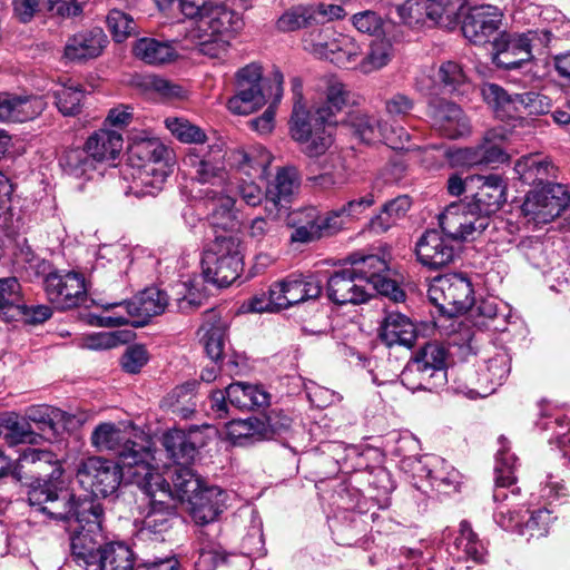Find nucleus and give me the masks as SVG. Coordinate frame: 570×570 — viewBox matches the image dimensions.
<instances>
[{"instance_id": "4c0bfd02", "label": "nucleus", "mask_w": 570, "mask_h": 570, "mask_svg": "<svg viewBox=\"0 0 570 570\" xmlns=\"http://www.w3.org/2000/svg\"><path fill=\"white\" fill-rule=\"evenodd\" d=\"M363 263L367 266L368 276L373 286V295L379 293L389 297L394 303L403 302L405 293L395 281L386 277L384 273L389 271L387 262L377 255H367Z\"/></svg>"}, {"instance_id": "f8f14e48", "label": "nucleus", "mask_w": 570, "mask_h": 570, "mask_svg": "<svg viewBox=\"0 0 570 570\" xmlns=\"http://www.w3.org/2000/svg\"><path fill=\"white\" fill-rule=\"evenodd\" d=\"M428 296L440 313L449 317L469 311L474 303L471 282L459 274L435 277L429 286Z\"/></svg>"}, {"instance_id": "1a4fd4ad", "label": "nucleus", "mask_w": 570, "mask_h": 570, "mask_svg": "<svg viewBox=\"0 0 570 570\" xmlns=\"http://www.w3.org/2000/svg\"><path fill=\"white\" fill-rule=\"evenodd\" d=\"M168 305L167 294L156 287L146 288L131 301L114 303L106 307L112 309L110 315L97 317V325L118 327L127 324L145 325L151 317L164 313Z\"/></svg>"}, {"instance_id": "680f3d73", "label": "nucleus", "mask_w": 570, "mask_h": 570, "mask_svg": "<svg viewBox=\"0 0 570 570\" xmlns=\"http://www.w3.org/2000/svg\"><path fill=\"white\" fill-rule=\"evenodd\" d=\"M286 291V279L276 282L268 289V299L265 302L262 297H254L249 303V309L256 313L274 312L288 307Z\"/></svg>"}, {"instance_id": "c85d7f7f", "label": "nucleus", "mask_w": 570, "mask_h": 570, "mask_svg": "<svg viewBox=\"0 0 570 570\" xmlns=\"http://www.w3.org/2000/svg\"><path fill=\"white\" fill-rule=\"evenodd\" d=\"M46 105L43 98L38 96L0 94V121L32 120L45 110Z\"/></svg>"}, {"instance_id": "c03bdc74", "label": "nucleus", "mask_w": 570, "mask_h": 570, "mask_svg": "<svg viewBox=\"0 0 570 570\" xmlns=\"http://www.w3.org/2000/svg\"><path fill=\"white\" fill-rule=\"evenodd\" d=\"M514 171L524 184L534 185L547 180L553 171V166L547 157L529 154L517 160Z\"/></svg>"}, {"instance_id": "c9c22d12", "label": "nucleus", "mask_w": 570, "mask_h": 570, "mask_svg": "<svg viewBox=\"0 0 570 570\" xmlns=\"http://www.w3.org/2000/svg\"><path fill=\"white\" fill-rule=\"evenodd\" d=\"M420 464V471L424 473L432 488L445 493L456 490L460 483V473L444 459L436 455H425Z\"/></svg>"}, {"instance_id": "79ce46f5", "label": "nucleus", "mask_w": 570, "mask_h": 570, "mask_svg": "<svg viewBox=\"0 0 570 570\" xmlns=\"http://www.w3.org/2000/svg\"><path fill=\"white\" fill-rule=\"evenodd\" d=\"M272 160L271 153L262 146L253 147L249 150L236 149L229 154V161L233 166L238 167L246 175L259 177L266 176Z\"/></svg>"}, {"instance_id": "13d9d810", "label": "nucleus", "mask_w": 570, "mask_h": 570, "mask_svg": "<svg viewBox=\"0 0 570 570\" xmlns=\"http://www.w3.org/2000/svg\"><path fill=\"white\" fill-rule=\"evenodd\" d=\"M296 225L291 235V240L294 243H309L322 237L321 228L317 226V209L307 207L296 213L293 218Z\"/></svg>"}, {"instance_id": "864d4df0", "label": "nucleus", "mask_w": 570, "mask_h": 570, "mask_svg": "<svg viewBox=\"0 0 570 570\" xmlns=\"http://www.w3.org/2000/svg\"><path fill=\"white\" fill-rule=\"evenodd\" d=\"M285 279L288 307L308 299H315L322 293V284L314 276H288Z\"/></svg>"}, {"instance_id": "3c124183", "label": "nucleus", "mask_w": 570, "mask_h": 570, "mask_svg": "<svg viewBox=\"0 0 570 570\" xmlns=\"http://www.w3.org/2000/svg\"><path fill=\"white\" fill-rule=\"evenodd\" d=\"M484 101L493 109L499 118H514L517 116L518 94L511 95L495 83H484L481 88Z\"/></svg>"}, {"instance_id": "338daca9", "label": "nucleus", "mask_w": 570, "mask_h": 570, "mask_svg": "<svg viewBox=\"0 0 570 570\" xmlns=\"http://www.w3.org/2000/svg\"><path fill=\"white\" fill-rule=\"evenodd\" d=\"M107 27L116 42H122L137 31V23L126 12L112 9L106 18Z\"/></svg>"}, {"instance_id": "4468645a", "label": "nucleus", "mask_w": 570, "mask_h": 570, "mask_svg": "<svg viewBox=\"0 0 570 570\" xmlns=\"http://www.w3.org/2000/svg\"><path fill=\"white\" fill-rule=\"evenodd\" d=\"M551 40L547 29L529 30L524 33L507 36L495 42L498 48L493 62L504 69H517L531 60L532 51L544 48Z\"/></svg>"}, {"instance_id": "9d476101", "label": "nucleus", "mask_w": 570, "mask_h": 570, "mask_svg": "<svg viewBox=\"0 0 570 570\" xmlns=\"http://www.w3.org/2000/svg\"><path fill=\"white\" fill-rule=\"evenodd\" d=\"M366 256L354 253L350 256L351 266L332 274L327 281V296L337 305L363 304L373 297V286L367 266L363 263Z\"/></svg>"}, {"instance_id": "49530a36", "label": "nucleus", "mask_w": 570, "mask_h": 570, "mask_svg": "<svg viewBox=\"0 0 570 570\" xmlns=\"http://www.w3.org/2000/svg\"><path fill=\"white\" fill-rule=\"evenodd\" d=\"M173 489V502L179 501L188 504L194 494L200 492L205 488L202 480L188 466H174L170 469Z\"/></svg>"}, {"instance_id": "a878e982", "label": "nucleus", "mask_w": 570, "mask_h": 570, "mask_svg": "<svg viewBox=\"0 0 570 570\" xmlns=\"http://www.w3.org/2000/svg\"><path fill=\"white\" fill-rule=\"evenodd\" d=\"M108 43V37L101 28L83 29L67 39L63 57L77 62L96 59L102 55Z\"/></svg>"}, {"instance_id": "6e6552de", "label": "nucleus", "mask_w": 570, "mask_h": 570, "mask_svg": "<svg viewBox=\"0 0 570 570\" xmlns=\"http://www.w3.org/2000/svg\"><path fill=\"white\" fill-rule=\"evenodd\" d=\"M225 151L219 145H200L188 148L183 158L184 166L197 183L207 186L202 194L216 197L228 191V175L225 168Z\"/></svg>"}, {"instance_id": "58836bf2", "label": "nucleus", "mask_w": 570, "mask_h": 570, "mask_svg": "<svg viewBox=\"0 0 570 570\" xmlns=\"http://www.w3.org/2000/svg\"><path fill=\"white\" fill-rule=\"evenodd\" d=\"M122 136L116 130L99 129L86 140L85 148L98 163L115 160L122 150Z\"/></svg>"}, {"instance_id": "f03ea898", "label": "nucleus", "mask_w": 570, "mask_h": 570, "mask_svg": "<svg viewBox=\"0 0 570 570\" xmlns=\"http://www.w3.org/2000/svg\"><path fill=\"white\" fill-rule=\"evenodd\" d=\"M171 3L194 20L185 37L209 58L225 55L230 39L244 26L239 13L220 4L209 7L207 0H171Z\"/></svg>"}, {"instance_id": "2f4dec72", "label": "nucleus", "mask_w": 570, "mask_h": 570, "mask_svg": "<svg viewBox=\"0 0 570 570\" xmlns=\"http://www.w3.org/2000/svg\"><path fill=\"white\" fill-rule=\"evenodd\" d=\"M328 33V30H325ZM325 35L326 40L318 41L315 47L316 51L325 58L335 61L338 65L347 67L348 65H357L362 49L360 45L347 35L331 32Z\"/></svg>"}, {"instance_id": "cd10ccee", "label": "nucleus", "mask_w": 570, "mask_h": 570, "mask_svg": "<svg viewBox=\"0 0 570 570\" xmlns=\"http://www.w3.org/2000/svg\"><path fill=\"white\" fill-rule=\"evenodd\" d=\"M204 445V436L197 426L188 431L175 429L164 435V446L175 466H188Z\"/></svg>"}, {"instance_id": "052dcab7", "label": "nucleus", "mask_w": 570, "mask_h": 570, "mask_svg": "<svg viewBox=\"0 0 570 570\" xmlns=\"http://www.w3.org/2000/svg\"><path fill=\"white\" fill-rule=\"evenodd\" d=\"M266 102L263 91H252L234 88V95L228 98L226 108L233 115L247 116L259 108Z\"/></svg>"}, {"instance_id": "473e14b6", "label": "nucleus", "mask_w": 570, "mask_h": 570, "mask_svg": "<svg viewBox=\"0 0 570 570\" xmlns=\"http://www.w3.org/2000/svg\"><path fill=\"white\" fill-rule=\"evenodd\" d=\"M379 336L387 346L412 347L417 337V331L415 324L406 315L387 312L381 321Z\"/></svg>"}, {"instance_id": "0eeeda50", "label": "nucleus", "mask_w": 570, "mask_h": 570, "mask_svg": "<svg viewBox=\"0 0 570 570\" xmlns=\"http://www.w3.org/2000/svg\"><path fill=\"white\" fill-rule=\"evenodd\" d=\"M243 267L242 240L236 235H217L203 254V276L206 282L219 287L235 282L243 272Z\"/></svg>"}, {"instance_id": "b1692460", "label": "nucleus", "mask_w": 570, "mask_h": 570, "mask_svg": "<svg viewBox=\"0 0 570 570\" xmlns=\"http://www.w3.org/2000/svg\"><path fill=\"white\" fill-rule=\"evenodd\" d=\"M471 184L478 186V191L468 200L490 223V216L495 214L505 203L507 186L497 174L470 176Z\"/></svg>"}, {"instance_id": "dca6fc26", "label": "nucleus", "mask_w": 570, "mask_h": 570, "mask_svg": "<svg viewBox=\"0 0 570 570\" xmlns=\"http://www.w3.org/2000/svg\"><path fill=\"white\" fill-rule=\"evenodd\" d=\"M569 203L570 195L564 185L547 184L527 194L521 212L529 222L541 225L560 216Z\"/></svg>"}, {"instance_id": "f704fd0d", "label": "nucleus", "mask_w": 570, "mask_h": 570, "mask_svg": "<svg viewBox=\"0 0 570 570\" xmlns=\"http://www.w3.org/2000/svg\"><path fill=\"white\" fill-rule=\"evenodd\" d=\"M448 356L449 351L441 343H426L410 360V370L419 371L417 368L421 367L436 379V384L444 385L446 382Z\"/></svg>"}, {"instance_id": "ea45409f", "label": "nucleus", "mask_w": 570, "mask_h": 570, "mask_svg": "<svg viewBox=\"0 0 570 570\" xmlns=\"http://www.w3.org/2000/svg\"><path fill=\"white\" fill-rule=\"evenodd\" d=\"M475 326L504 331L508 306L497 297L482 298L469 309Z\"/></svg>"}, {"instance_id": "20e7f679", "label": "nucleus", "mask_w": 570, "mask_h": 570, "mask_svg": "<svg viewBox=\"0 0 570 570\" xmlns=\"http://www.w3.org/2000/svg\"><path fill=\"white\" fill-rule=\"evenodd\" d=\"M135 429L112 422L99 423L91 432L90 444L98 452H111L128 474V482L148 485L155 469L153 453L132 440Z\"/></svg>"}, {"instance_id": "f257e3e1", "label": "nucleus", "mask_w": 570, "mask_h": 570, "mask_svg": "<svg viewBox=\"0 0 570 570\" xmlns=\"http://www.w3.org/2000/svg\"><path fill=\"white\" fill-rule=\"evenodd\" d=\"M500 448L497 453L494 466V491L493 500L501 502L494 514L497 523L504 530L517 532L529 538H541L548 533L552 517L547 509H539L530 512L529 510H517V499L520 495V489L513 488L510 494L507 488L515 484L517 478V456L510 452L509 442L504 436L499 438Z\"/></svg>"}, {"instance_id": "393cba45", "label": "nucleus", "mask_w": 570, "mask_h": 570, "mask_svg": "<svg viewBox=\"0 0 570 570\" xmlns=\"http://www.w3.org/2000/svg\"><path fill=\"white\" fill-rule=\"evenodd\" d=\"M501 14L493 6L470 8L462 22L463 36L472 43L484 45L498 31Z\"/></svg>"}, {"instance_id": "c756f323", "label": "nucleus", "mask_w": 570, "mask_h": 570, "mask_svg": "<svg viewBox=\"0 0 570 570\" xmlns=\"http://www.w3.org/2000/svg\"><path fill=\"white\" fill-rule=\"evenodd\" d=\"M227 494L218 487H205L194 494L187 509L198 524H207L217 519L225 509Z\"/></svg>"}, {"instance_id": "8fccbe9b", "label": "nucleus", "mask_w": 570, "mask_h": 570, "mask_svg": "<svg viewBox=\"0 0 570 570\" xmlns=\"http://www.w3.org/2000/svg\"><path fill=\"white\" fill-rule=\"evenodd\" d=\"M136 557L129 546L124 542L107 543L100 553V570H136Z\"/></svg>"}, {"instance_id": "4be33fe9", "label": "nucleus", "mask_w": 570, "mask_h": 570, "mask_svg": "<svg viewBox=\"0 0 570 570\" xmlns=\"http://www.w3.org/2000/svg\"><path fill=\"white\" fill-rule=\"evenodd\" d=\"M351 124L355 134L366 142L382 139L394 149H403L410 139V135L403 127L389 126L386 121L366 114L352 116Z\"/></svg>"}, {"instance_id": "de8ad7c7", "label": "nucleus", "mask_w": 570, "mask_h": 570, "mask_svg": "<svg viewBox=\"0 0 570 570\" xmlns=\"http://www.w3.org/2000/svg\"><path fill=\"white\" fill-rule=\"evenodd\" d=\"M134 56L148 65H163L177 57L176 50L167 42L154 38H140L132 47Z\"/></svg>"}, {"instance_id": "aec40b11", "label": "nucleus", "mask_w": 570, "mask_h": 570, "mask_svg": "<svg viewBox=\"0 0 570 570\" xmlns=\"http://www.w3.org/2000/svg\"><path fill=\"white\" fill-rule=\"evenodd\" d=\"M455 240L443 230H426L416 242L417 261L430 269H439L451 264L456 256Z\"/></svg>"}, {"instance_id": "e2e57ef3", "label": "nucleus", "mask_w": 570, "mask_h": 570, "mask_svg": "<svg viewBox=\"0 0 570 570\" xmlns=\"http://www.w3.org/2000/svg\"><path fill=\"white\" fill-rule=\"evenodd\" d=\"M20 289L16 277L0 278V313L3 317H16L21 305Z\"/></svg>"}, {"instance_id": "bb28decb", "label": "nucleus", "mask_w": 570, "mask_h": 570, "mask_svg": "<svg viewBox=\"0 0 570 570\" xmlns=\"http://www.w3.org/2000/svg\"><path fill=\"white\" fill-rule=\"evenodd\" d=\"M510 372L511 356L505 350H499L484 361L475 381L471 382L473 387H470L469 392L479 396H487L505 382Z\"/></svg>"}, {"instance_id": "a18cd8bd", "label": "nucleus", "mask_w": 570, "mask_h": 570, "mask_svg": "<svg viewBox=\"0 0 570 570\" xmlns=\"http://www.w3.org/2000/svg\"><path fill=\"white\" fill-rule=\"evenodd\" d=\"M412 206V199L407 195L386 202L380 213L370 220V228L375 233H385L400 219L404 218Z\"/></svg>"}, {"instance_id": "9b49d317", "label": "nucleus", "mask_w": 570, "mask_h": 570, "mask_svg": "<svg viewBox=\"0 0 570 570\" xmlns=\"http://www.w3.org/2000/svg\"><path fill=\"white\" fill-rule=\"evenodd\" d=\"M148 485L136 484L148 498V504L141 519L142 535L161 534L169 530L175 517V505L169 484L158 469H153V475L146 478Z\"/></svg>"}, {"instance_id": "7c9ffc66", "label": "nucleus", "mask_w": 570, "mask_h": 570, "mask_svg": "<svg viewBox=\"0 0 570 570\" xmlns=\"http://www.w3.org/2000/svg\"><path fill=\"white\" fill-rule=\"evenodd\" d=\"M301 185L298 170L293 166L281 168L265 191V210L272 215L274 210H279L287 203Z\"/></svg>"}, {"instance_id": "39448f33", "label": "nucleus", "mask_w": 570, "mask_h": 570, "mask_svg": "<svg viewBox=\"0 0 570 570\" xmlns=\"http://www.w3.org/2000/svg\"><path fill=\"white\" fill-rule=\"evenodd\" d=\"M29 504L36 511L50 519L65 521L70 524L82 523L95 513H102V507L90 498H77L68 490L58 489L55 483L45 480L43 483L31 484L28 492Z\"/></svg>"}, {"instance_id": "6ab92c4d", "label": "nucleus", "mask_w": 570, "mask_h": 570, "mask_svg": "<svg viewBox=\"0 0 570 570\" xmlns=\"http://www.w3.org/2000/svg\"><path fill=\"white\" fill-rule=\"evenodd\" d=\"M508 137V131L502 128L489 130L482 144L475 147L460 148L452 154V160L463 166H489L507 160L501 142Z\"/></svg>"}, {"instance_id": "5701e85b", "label": "nucleus", "mask_w": 570, "mask_h": 570, "mask_svg": "<svg viewBox=\"0 0 570 570\" xmlns=\"http://www.w3.org/2000/svg\"><path fill=\"white\" fill-rule=\"evenodd\" d=\"M428 116L433 126L445 137L456 139L470 132V121L455 104L433 98L429 102Z\"/></svg>"}, {"instance_id": "412c9836", "label": "nucleus", "mask_w": 570, "mask_h": 570, "mask_svg": "<svg viewBox=\"0 0 570 570\" xmlns=\"http://www.w3.org/2000/svg\"><path fill=\"white\" fill-rule=\"evenodd\" d=\"M344 9L337 4H311L298 6L283 13L277 20V28L284 32H291L313 24H321L334 19H340Z\"/></svg>"}, {"instance_id": "2eb2a0df", "label": "nucleus", "mask_w": 570, "mask_h": 570, "mask_svg": "<svg viewBox=\"0 0 570 570\" xmlns=\"http://www.w3.org/2000/svg\"><path fill=\"white\" fill-rule=\"evenodd\" d=\"M439 223L443 233L455 242L474 240L489 226L488 218L468 200L451 203L439 215Z\"/></svg>"}, {"instance_id": "423d86ee", "label": "nucleus", "mask_w": 570, "mask_h": 570, "mask_svg": "<svg viewBox=\"0 0 570 570\" xmlns=\"http://www.w3.org/2000/svg\"><path fill=\"white\" fill-rule=\"evenodd\" d=\"M130 158L138 164L131 173V190L135 195H156L164 186L169 174L167 164L168 149L156 139H145L131 144Z\"/></svg>"}, {"instance_id": "37998d69", "label": "nucleus", "mask_w": 570, "mask_h": 570, "mask_svg": "<svg viewBox=\"0 0 570 570\" xmlns=\"http://www.w3.org/2000/svg\"><path fill=\"white\" fill-rule=\"evenodd\" d=\"M245 561L243 556H227L220 546L206 543L199 550L195 568L196 570H243L237 567Z\"/></svg>"}, {"instance_id": "e433bc0d", "label": "nucleus", "mask_w": 570, "mask_h": 570, "mask_svg": "<svg viewBox=\"0 0 570 570\" xmlns=\"http://www.w3.org/2000/svg\"><path fill=\"white\" fill-rule=\"evenodd\" d=\"M59 165L63 173L77 180L88 181L99 176L98 163L85 148H69L59 158Z\"/></svg>"}, {"instance_id": "69168bd1", "label": "nucleus", "mask_w": 570, "mask_h": 570, "mask_svg": "<svg viewBox=\"0 0 570 570\" xmlns=\"http://www.w3.org/2000/svg\"><path fill=\"white\" fill-rule=\"evenodd\" d=\"M167 129L181 142L200 146L206 139L205 132L197 126L183 118H167Z\"/></svg>"}, {"instance_id": "a211bd4d", "label": "nucleus", "mask_w": 570, "mask_h": 570, "mask_svg": "<svg viewBox=\"0 0 570 570\" xmlns=\"http://www.w3.org/2000/svg\"><path fill=\"white\" fill-rule=\"evenodd\" d=\"M102 513H95L83 520L82 523L70 524V551L73 560L79 566L97 564L102 548L97 538L101 531Z\"/></svg>"}, {"instance_id": "5fc2aeb1", "label": "nucleus", "mask_w": 570, "mask_h": 570, "mask_svg": "<svg viewBox=\"0 0 570 570\" xmlns=\"http://www.w3.org/2000/svg\"><path fill=\"white\" fill-rule=\"evenodd\" d=\"M259 417H248L246 420H234L226 426L228 439L235 445H245L264 440Z\"/></svg>"}, {"instance_id": "0e129e2a", "label": "nucleus", "mask_w": 570, "mask_h": 570, "mask_svg": "<svg viewBox=\"0 0 570 570\" xmlns=\"http://www.w3.org/2000/svg\"><path fill=\"white\" fill-rule=\"evenodd\" d=\"M65 413L49 405H37L28 409L26 419L28 422L38 424L42 432L56 433L57 424L62 420Z\"/></svg>"}, {"instance_id": "72a5a7b5", "label": "nucleus", "mask_w": 570, "mask_h": 570, "mask_svg": "<svg viewBox=\"0 0 570 570\" xmlns=\"http://www.w3.org/2000/svg\"><path fill=\"white\" fill-rule=\"evenodd\" d=\"M19 464L21 468H30V472L37 474L32 484L43 483L45 480L53 483L62 475L59 459L50 451L27 448L19 455Z\"/></svg>"}, {"instance_id": "09e8293b", "label": "nucleus", "mask_w": 570, "mask_h": 570, "mask_svg": "<svg viewBox=\"0 0 570 570\" xmlns=\"http://www.w3.org/2000/svg\"><path fill=\"white\" fill-rule=\"evenodd\" d=\"M453 549L452 553L458 559L472 560L476 563L484 561L485 548L468 521L460 523L459 535L454 540Z\"/></svg>"}, {"instance_id": "603ef678", "label": "nucleus", "mask_w": 570, "mask_h": 570, "mask_svg": "<svg viewBox=\"0 0 570 570\" xmlns=\"http://www.w3.org/2000/svg\"><path fill=\"white\" fill-rule=\"evenodd\" d=\"M208 209V220L214 227L226 230L235 224L233 208L235 200L227 191L218 194L215 198L203 195Z\"/></svg>"}, {"instance_id": "f3484780", "label": "nucleus", "mask_w": 570, "mask_h": 570, "mask_svg": "<svg viewBox=\"0 0 570 570\" xmlns=\"http://www.w3.org/2000/svg\"><path fill=\"white\" fill-rule=\"evenodd\" d=\"M43 288L55 308L65 311L85 303V278L73 271H53L43 278Z\"/></svg>"}, {"instance_id": "ddd939ff", "label": "nucleus", "mask_w": 570, "mask_h": 570, "mask_svg": "<svg viewBox=\"0 0 570 570\" xmlns=\"http://www.w3.org/2000/svg\"><path fill=\"white\" fill-rule=\"evenodd\" d=\"M76 476L80 485L95 497H109L118 490L128 474L120 462L90 456L79 462Z\"/></svg>"}, {"instance_id": "6e6d98bb", "label": "nucleus", "mask_w": 570, "mask_h": 570, "mask_svg": "<svg viewBox=\"0 0 570 570\" xmlns=\"http://www.w3.org/2000/svg\"><path fill=\"white\" fill-rule=\"evenodd\" d=\"M55 105L66 117L80 114L85 99V90L80 85H61L52 91Z\"/></svg>"}, {"instance_id": "a19ab883", "label": "nucleus", "mask_w": 570, "mask_h": 570, "mask_svg": "<svg viewBox=\"0 0 570 570\" xmlns=\"http://www.w3.org/2000/svg\"><path fill=\"white\" fill-rule=\"evenodd\" d=\"M230 405L240 410H254L269 404L271 395L259 385L243 382L232 383L226 387Z\"/></svg>"}, {"instance_id": "774afa93", "label": "nucleus", "mask_w": 570, "mask_h": 570, "mask_svg": "<svg viewBox=\"0 0 570 570\" xmlns=\"http://www.w3.org/2000/svg\"><path fill=\"white\" fill-rule=\"evenodd\" d=\"M263 68L257 62H250L239 68L234 76V88L252 91H263Z\"/></svg>"}, {"instance_id": "4d7b16f0", "label": "nucleus", "mask_w": 570, "mask_h": 570, "mask_svg": "<svg viewBox=\"0 0 570 570\" xmlns=\"http://www.w3.org/2000/svg\"><path fill=\"white\" fill-rule=\"evenodd\" d=\"M429 20L446 27H453L464 8L465 0H426Z\"/></svg>"}, {"instance_id": "7ed1b4c3", "label": "nucleus", "mask_w": 570, "mask_h": 570, "mask_svg": "<svg viewBox=\"0 0 570 570\" xmlns=\"http://www.w3.org/2000/svg\"><path fill=\"white\" fill-rule=\"evenodd\" d=\"M350 101L346 86L335 78L327 80L325 101L309 114L295 102L289 122L292 138L302 146L308 157L323 155L332 145V117Z\"/></svg>"}, {"instance_id": "bf43d9fd", "label": "nucleus", "mask_w": 570, "mask_h": 570, "mask_svg": "<svg viewBox=\"0 0 570 570\" xmlns=\"http://www.w3.org/2000/svg\"><path fill=\"white\" fill-rule=\"evenodd\" d=\"M393 57V46L389 39L381 38L371 42L368 52L358 62L363 73H370L385 67Z\"/></svg>"}]
</instances>
